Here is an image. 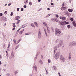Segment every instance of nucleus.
Returning <instances> with one entry per match:
<instances>
[{
  "label": "nucleus",
  "instance_id": "obj_1",
  "mask_svg": "<svg viewBox=\"0 0 76 76\" xmlns=\"http://www.w3.org/2000/svg\"><path fill=\"white\" fill-rule=\"evenodd\" d=\"M61 30L58 28H56L55 29V34L57 36H60L61 34Z\"/></svg>",
  "mask_w": 76,
  "mask_h": 76
},
{
  "label": "nucleus",
  "instance_id": "obj_2",
  "mask_svg": "<svg viewBox=\"0 0 76 76\" xmlns=\"http://www.w3.org/2000/svg\"><path fill=\"white\" fill-rule=\"evenodd\" d=\"M41 30L39 29L38 37L39 39L41 38Z\"/></svg>",
  "mask_w": 76,
  "mask_h": 76
},
{
  "label": "nucleus",
  "instance_id": "obj_3",
  "mask_svg": "<svg viewBox=\"0 0 76 76\" xmlns=\"http://www.w3.org/2000/svg\"><path fill=\"white\" fill-rule=\"evenodd\" d=\"M60 59L61 62H64L65 61V59L64 58V57L62 56H60Z\"/></svg>",
  "mask_w": 76,
  "mask_h": 76
},
{
  "label": "nucleus",
  "instance_id": "obj_4",
  "mask_svg": "<svg viewBox=\"0 0 76 76\" xmlns=\"http://www.w3.org/2000/svg\"><path fill=\"white\" fill-rule=\"evenodd\" d=\"M63 42L61 41L59 44L58 45V47H61V46L63 45Z\"/></svg>",
  "mask_w": 76,
  "mask_h": 76
},
{
  "label": "nucleus",
  "instance_id": "obj_5",
  "mask_svg": "<svg viewBox=\"0 0 76 76\" xmlns=\"http://www.w3.org/2000/svg\"><path fill=\"white\" fill-rule=\"evenodd\" d=\"M51 20H55V21L57 22H59V20L58 19L56 18H53L51 19Z\"/></svg>",
  "mask_w": 76,
  "mask_h": 76
},
{
  "label": "nucleus",
  "instance_id": "obj_6",
  "mask_svg": "<svg viewBox=\"0 0 76 76\" xmlns=\"http://www.w3.org/2000/svg\"><path fill=\"white\" fill-rule=\"evenodd\" d=\"M43 29L44 30L45 33V34L46 35V36L47 37H48V34H47V31H46V29H45V27H44Z\"/></svg>",
  "mask_w": 76,
  "mask_h": 76
},
{
  "label": "nucleus",
  "instance_id": "obj_7",
  "mask_svg": "<svg viewBox=\"0 0 76 76\" xmlns=\"http://www.w3.org/2000/svg\"><path fill=\"white\" fill-rule=\"evenodd\" d=\"M20 19V17L19 16H16L15 18V20H19Z\"/></svg>",
  "mask_w": 76,
  "mask_h": 76
},
{
  "label": "nucleus",
  "instance_id": "obj_8",
  "mask_svg": "<svg viewBox=\"0 0 76 76\" xmlns=\"http://www.w3.org/2000/svg\"><path fill=\"white\" fill-rule=\"evenodd\" d=\"M60 55V52H57L56 53L55 55V56L56 57H58V56Z\"/></svg>",
  "mask_w": 76,
  "mask_h": 76
},
{
  "label": "nucleus",
  "instance_id": "obj_9",
  "mask_svg": "<svg viewBox=\"0 0 76 76\" xmlns=\"http://www.w3.org/2000/svg\"><path fill=\"white\" fill-rule=\"evenodd\" d=\"M72 23L73 25L74 26V27H76V23L75 21H73L72 22Z\"/></svg>",
  "mask_w": 76,
  "mask_h": 76
},
{
  "label": "nucleus",
  "instance_id": "obj_10",
  "mask_svg": "<svg viewBox=\"0 0 76 76\" xmlns=\"http://www.w3.org/2000/svg\"><path fill=\"white\" fill-rule=\"evenodd\" d=\"M67 9V8L66 7H63L61 8V9L62 10H65Z\"/></svg>",
  "mask_w": 76,
  "mask_h": 76
},
{
  "label": "nucleus",
  "instance_id": "obj_11",
  "mask_svg": "<svg viewBox=\"0 0 76 76\" xmlns=\"http://www.w3.org/2000/svg\"><path fill=\"white\" fill-rule=\"evenodd\" d=\"M42 23L43 25H44V26H46V27L48 26L47 25V23H45V22H42Z\"/></svg>",
  "mask_w": 76,
  "mask_h": 76
},
{
  "label": "nucleus",
  "instance_id": "obj_12",
  "mask_svg": "<svg viewBox=\"0 0 76 76\" xmlns=\"http://www.w3.org/2000/svg\"><path fill=\"white\" fill-rule=\"evenodd\" d=\"M54 52L55 53L56 51H57V47L56 46H54Z\"/></svg>",
  "mask_w": 76,
  "mask_h": 76
},
{
  "label": "nucleus",
  "instance_id": "obj_13",
  "mask_svg": "<svg viewBox=\"0 0 76 76\" xmlns=\"http://www.w3.org/2000/svg\"><path fill=\"white\" fill-rule=\"evenodd\" d=\"M69 46H70V47H72V46H73L72 42H71L69 43Z\"/></svg>",
  "mask_w": 76,
  "mask_h": 76
},
{
  "label": "nucleus",
  "instance_id": "obj_14",
  "mask_svg": "<svg viewBox=\"0 0 76 76\" xmlns=\"http://www.w3.org/2000/svg\"><path fill=\"white\" fill-rule=\"evenodd\" d=\"M60 25H65V22H61L60 23Z\"/></svg>",
  "mask_w": 76,
  "mask_h": 76
},
{
  "label": "nucleus",
  "instance_id": "obj_15",
  "mask_svg": "<svg viewBox=\"0 0 76 76\" xmlns=\"http://www.w3.org/2000/svg\"><path fill=\"white\" fill-rule=\"evenodd\" d=\"M34 69H35V70L36 72H37V65H35Z\"/></svg>",
  "mask_w": 76,
  "mask_h": 76
},
{
  "label": "nucleus",
  "instance_id": "obj_16",
  "mask_svg": "<svg viewBox=\"0 0 76 76\" xmlns=\"http://www.w3.org/2000/svg\"><path fill=\"white\" fill-rule=\"evenodd\" d=\"M39 62L40 64H41V65H42V64H43V62H42V60H40Z\"/></svg>",
  "mask_w": 76,
  "mask_h": 76
},
{
  "label": "nucleus",
  "instance_id": "obj_17",
  "mask_svg": "<svg viewBox=\"0 0 76 76\" xmlns=\"http://www.w3.org/2000/svg\"><path fill=\"white\" fill-rule=\"evenodd\" d=\"M66 19H67V18L66 17H62V19L63 20H66Z\"/></svg>",
  "mask_w": 76,
  "mask_h": 76
},
{
  "label": "nucleus",
  "instance_id": "obj_18",
  "mask_svg": "<svg viewBox=\"0 0 76 76\" xmlns=\"http://www.w3.org/2000/svg\"><path fill=\"white\" fill-rule=\"evenodd\" d=\"M28 3V0H26L24 2L25 4L26 5Z\"/></svg>",
  "mask_w": 76,
  "mask_h": 76
},
{
  "label": "nucleus",
  "instance_id": "obj_19",
  "mask_svg": "<svg viewBox=\"0 0 76 76\" xmlns=\"http://www.w3.org/2000/svg\"><path fill=\"white\" fill-rule=\"evenodd\" d=\"M73 45H76V42L75 41H72Z\"/></svg>",
  "mask_w": 76,
  "mask_h": 76
},
{
  "label": "nucleus",
  "instance_id": "obj_20",
  "mask_svg": "<svg viewBox=\"0 0 76 76\" xmlns=\"http://www.w3.org/2000/svg\"><path fill=\"white\" fill-rule=\"evenodd\" d=\"M11 56L13 58H14V57H15L14 56V53L13 52H12L11 53Z\"/></svg>",
  "mask_w": 76,
  "mask_h": 76
},
{
  "label": "nucleus",
  "instance_id": "obj_21",
  "mask_svg": "<svg viewBox=\"0 0 76 76\" xmlns=\"http://www.w3.org/2000/svg\"><path fill=\"white\" fill-rule=\"evenodd\" d=\"M4 21L2 20H2V21H4L5 22H6V21H7V19L6 18L4 17Z\"/></svg>",
  "mask_w": 76,
  "mask_h": 76
},
{
  "label": "nucleus",
  "instance_id": "obj_22",
  "mask_svg": "<svg viewBox=\"0 0 76 76\" xmlns=\"http://www.w3.org/2000/svg\"><path fill=\"white\" fill-rule=\"evenodd\" d=\"M68 11L69 12H73V10L72 9H68Z\"/></svg>",
  "mask_w": 76,
  "mask_h": 76
},
{
  "label": "nucleus",
  "instance_id": "obj_23",
  "mask_svg": "<svg viewBox=\"0 0 76 76\" xmlns=\"http://www.w3.org/2000/svg\"><path fill=\"white\" fill-rule=\"evenodd\" d=\"M47 31H48V33H50V28L48 26H47Z\"/></svg>",
  "mask_w": 76,
  "mask_h": 76
},
{
  "label": "nucleus",
  "instance_id": "obj_24",
  "mask_svg": "<svg viewBox=\"0 0 76 76\" xmlns=\"http://www.w3.org/2000/svg\"><path fill=\"white\" fill-rule=\"evenodd\" d=\"M23 31H24V29H23L20 32V33H19L20 34H21V35H22V34L23 33Z\"/></svg>",
  "mask_w": 76,
  "mask_h": 76
},
{
  "label": "nucleus",
  "instance_id": "obj_25",
  "mask_svg": "<svg viewBox=\"0 0 76 76\" xmlns=\"http://www.w3.org/2000/svg\"><path fill=\"white\" fill-rule=\"evenodd\" d=\"M31 26H32V27H33V28H35V26L34 25V24L33 23H31Z\"/></svg>",
  "mask_w": 76,
  "mask_h": 76
},
{
  "label": "nucleus",
  "instance_id": "obj_26",
  "mask_svg": "<svg viewBox=\"0 0 76 76\" xmlns=\"http://www.w3.org/2000/svg\"><path fill=\"white\" fill-rule=\"evenodd\" d=\"M34 24L36 25V26L37 27H38V24L37 23V22H34Z\"/></svg>",
  "mask_w": 76,
  "mask_h": 76
},
{
  "label": "nucleus",
  "instance_id": "obj_27",
  "mask_svg": "<svg viewBox=\"0 0 76 76\" xmlns=\"http://www.w3.org/2000/svg\"><path fill=\"white\" fill-rule=\"evenodd\" d=\"M16 40L15 39H14L13 40V42H14V44H17V43L16 42Z\"/></svg>",
  "mask_w": 76,
  "mask_h": 76
},
{
  "label": "nucleus",
  "instance_id": "obj_28",
  "mask_svg": "<svg viewBox=\"0 0 76 76\" xmlns=\"http://www.w3.org/2000/svg\"><path fill=\"white\" fill-rule=\"evenodd\" d=\"M51 15V14H49L46 17H45V18H48V17H49Z\"/></svg>",
  "mask_w": 76,
  "mask_h": 76
},
{
  "label": "nucleus",
  "instance_id": "obj_29",
  "mask_svg": "<svg viewBox=\"0 0 76 76\" xmlns=\"http://www.w3.org/2000/svg\"><path fill=\"white\" fill-rule=\"evenodd\" d=\"M53 68L54 69V70H56L57 69V67L56 66H53Z\"/></svg>",
  "mask_w": 76,
  "mask_h": 76
},
{
  "label": "nucleus",
  "instance_id": "obj_30",
  "mask_svg": "<svg viewBox=\"0 0 76 76\" xmlns=\"http://www.w3.org/2000/svg\"><path fill=\"white\" fill-rule=\"evenodd\" d=\"M20 20H17V22L16 23H17V24H19V23H20Z\"/></svg>",
  "mask_w": 76,
  "mask_h": 76
},
{
  "label": "nucleus",
  "instance_id": "obj_31",
  "mask_svg": "<svg viewBox=\"0 0 76 76\" xmlns=\"http://www.w3.org/2000/svg\"><path fill=\"white\" fill-rule=\"evenodd\" d=\"M64 22H65V24H66V25H68L69 23V22H67L66 21H64Z\"/></svg>",
  "mask_w": 76,
  "mask_h": 76
},
{
  "label": "nucleus",
  "instance_id": "obj_32",
  "mask_svg": "<svg viewBox=\"0 0 76 76\" xmlns=\"http://www.w3.org/2000/svg\"><path fill=\"white\" fill-rule=\"evenodd\" d=\"M4 14L5 15H7V11H5L4 12Z\"/></svg>",
  "mask_w": 76,
  "mask_h": 76
},
{
  "label": "nucleus",
  "instance_id": "obj_33",
  "mask_svg": "<svg viewBox=\"0 0 76 76\" xmlns=\"http://www.w3.org/2000/svg\"><path fill=\"white\" fill-rule=\"evenodd\" d=\"M48 63H51V60L50 59H48Z\"/></svg>",
  "mask_w": 76,
  "mask_h": 76
},
{
  "label": "nucleus",
  "instance_id": "obj_34",
  "mask_svg": "<svg viewBox=\"0 0 76 76\" xmlns=\"http://www.w3.org/2000/svg\"><path fill=\"white\" fill-rule=\"evenodd\" d=\"M25 24L23 25L22 27L21 28H25Z\"/></svg>",
  "mask_w": 76,
  "mask_h": 76
},
{
  "label": "nucleus",
  "instance_id": "obj_35",
  "mask_svg": "<svg viewBox=\"0 0 76 76\" xmlns=\"http://www.w3.org/2000/svg\"><path fill=\"white\" fill-rule=\"evenodd\" d=\"M12 25L14 28H15V27H16V26L15 25V23H13Z\"/></svg>",
  "mask_w": 76,
  "mask_h": 76
},
{
  "label": "nucleus",
  "instance_id": "obj_36",
  "mask_svg": "<svg viewBox=\"0 0 76 76\" xmlns=\"http://www.w3.org/2000/svg\"><path fill=\"white\" fill-rule=\"evenodd\" d=\"M29 4L30 6H32V3L31 2H30L29 3Z\"/></svg>",
  "mask_w": 76,
  "mask_h": 76
},
{
  "label": "nucleus",
  "instance_id": "obj_37",
  "mask_svg": "<svg viewBox=\"0 0 76 76\" xmlns=\"http://www.w3.org/2000/svg\"><path fill=\"white\" fill-rule=\"evenodd\" d=\"M12 4L11 3H9L8 4V6H11V5Z\"/></svg>",
  "mask_w": 76,
  "mask_h": 76
},
{
  "label": "nucleus",
  "instance_id": "obj_38",
  "mask_svg": "<svg viewBox=\"0 0 76 76\" xmlns=\"http://www.w3.org/2000/svg\"><path fill=\"white\" fill-rule=\"evenodd\" d=\"M58 41H59V40H58V39H57L55 41V42H56V43H57V42H58Z\"/></svg>",
  "mask_w": 76,
  "mask_h": 76
},
{
  "label": "nucleus",
  "instance_id": "obj_39",
  "mask_svg": "<svg viewBox=\"0 0 76 76\" xmlns=\"http://www.w3.org/2000/svg\"><path fill=\"white\" fill-rule=\"evenodd\" d=\"M55 16L56 17V18H59V16L57 14L55 15Z\"/></svg>",
  "mask_w": 76,
  "mask_h": 76
},
{
  "label": "nucleus",
  "instance_id": "obj_40",
  "mask_svg": "<svg viewBox=\"0 0 76 76\" xmlns=\"http://www.w3.org/2000/svg\"><path fill=\"white\" fill-rule=\"evenodd\" d=\"M64 13L66 15H68V12H64Z\"/></svg>",
  "mask_w": 76,
  "mask_h": 76
},
{
  "label": "nucleus",
  "instance_id": "obj_41",
  "mask_svg": "<svg viewBox=\"0 0 76 76\" xmlns=\"http://www.w3.org/2000/svg\"><path fill=\"white\" fill-rule=\"evenodd\" d=\"M67 28H68V29H70V26L69 25H68L67 26Z\"/></svg>",
  "mask_w": 76,
  "mask_h": 76
},
{
  "label": "nucleus",
  "instance_id": "obj_42",
  "mask_svg": "<svg viewBox=\"0 0 76 76\" xmlns=\"http://www.w3.org/2000/svg\"><path fill=\"white\" fill-rule=\"evenodd\" d=\"M18 73V71H16L15 72L14 74H15V75H16V74H17V73Z\"/></svg>",
  "mask_w": 76,
  "mask_h": 76
},
{
  "label": "nucleus",
  "instance_id": "obj_43",
  "mask_svg": "<svg viewBox=\"0 0 76 76\" xmlns=\"http://www.w3.org/2000/svg\"><path fill=\"white\" fill-rule=\"evenodd\" d=\"M21 41V39H19L17 42V44H18L19 43V42H20V41Z\"/></svg>",
  "mask_w": 76,
  "mask_h": 76
},
{
  "label": "nucleus",
  "instance_id": "obj_44",
  "mask_svg": "<svg viewBox=\"0 0 76 76\" xmlns=\"http://www.w3.org/2000/svg\"><path fill=\"white\" fill-rule=\"evenodd\" d=\"M19 45H18L15 48V50H16L17 48H18L19 47Z\"/></svg>",
  "mask_w": 76,
  "mask_h": 76
},
{
  "label": "nucleus",
  "instance_id": "obj_45",
  "mask_svg": "<svg viewBox=\"0 0 76 76\" xmlns=\"http://www.w3.org/2000/svg\"><path fill=\"white\" fill-rule=\"evenodd\" d=\"M12 15H13V12H11L10 14V16H12Z\"/></svg>",
  "mask_w": 76,
  "mask_h": 76
},
{
  "label": "nucleus",
  "instance_id": "obj_46",
  "mask_svg": "<svg viewBox=\"0 0 76 76\" xmlns=\"http://www.w3.org/2000/svg\"><path fill=\"white\" fill-rule=\"evenodd\" d=\"M30 34V33H26L25 34V35H29Z\"/></svg>",
  "mask_w": 76,
  "mask_h": 76
},
{
  "label": "nucleus",
  "instance_id": "obj_47",
  "mask_svg": "<svg viewBox=\"0 0 76 76\" xmlns=\"http://www.w3.org/2000/svg\"><path fill=\"white\" fill-rule=\"evenodd\" d=\"M19 9H20V8H18L17 9V12H18V11H19Z\"/></svg>",
  "mask_w": 76,
  "mask_h": 76
},
{
  "label": "nucleus",
  "instance_id": "obj_48",
  "mask_svg": "<svg viewBox=\"0 0 76 76\" xmlns=\"http://www.w3.org/2000/svg\"><path fill=\"white\" fill-rule=\"evenodd\" d=\"M0 16H3V13H0Z\"/></svg>",
  "mask_w": 76,
  "mask_h": 76
},
{
  "label": "nucleus",
  "instance_id": "obj_49",
  "mask_svg": "<svg viewBox=\"0 0 76 76\" xmlns=\"http://www.w3.org/2000/svg\"><path fill=\"white\" fill-rule=\"evenodd\" d=\"M21 10L22 12H23V8H22L21 9Z\"/></svg>",
  "mask_w": 76,
  "mask_h": 76
},
{
  "label": "nucleus",
  "instance_id": "obj_50",
  "mask_svg": "<svg viewBox=\"0 0 76 76\" xmlns=\"http://www.w3.org/2000/svg\"><path fill=\"white\" fill-rule=\"evenodd\" d=\"M46 75H48V71L47 70H46Z\"/></svg>",
  "mask_w": 76,
  "mask_h": 76
},
{
  "label": "nucleus",
  "instance_id": "obj_51",
  "mask_svg": "<svg viewBox=\"0 0 76 76\" xmlns=\"http://www.w3.org/2000/svg\"><path fill=\"white\" fill-rule=\"evenodd\" d=\"M70 20H71V21H73V18H71Z\"/></svg>",
  "mask_w": 76,
  "mask_h": 76
},
{
  "label": "nucleus",
  "instance_id": "obj_52",
  "mask_svg": "<svg viewBox=\"0 0 76 76\" xmlns=\"http://www.w3.org/2000/svg\"><path fill=\"white\" fill-rule=\"evenodd\" d=\"M23 7L24 8H26V5H24Z\"/></svg>",
  "mask_w": 76,
  "mask_h": 76
},
{
  "label": "nucleus",
  "instance_id": "obj_53",
  "mask_svg": "<svg viewBox=\"0 0 76 76\" xmlns=\"http://www.w3.org/2000/svg\"><path fill=\"white\" fill-rule=\"evenodd\" d=\"M58 74L59 75V76H61V75H60V72H58Z\"/></svg>",
  "mask_w": 76,
  "mask_h": 76
},
{
  "label": "nucleus",
  "instance_id": "obj_54",
  "mask_svg": "<svg viewBox=\"0 0 76 76\" xmlns=\"http://www.w3.org/2000/svg\"><path fill=\"white\" fill-rule=\"evenodd\" d=\"M7 51H9V50H10V49H9V48H7Z\"/></svg>",
  "mask_w": 76,
  "mask_h": 76
},
{
  "label": "nucleus",
  "instance_id": "obj_55",
  "mask_svg": "<svg viewBox=\"0 0 76 76\" xmlns=\"http://www.w3.org/2000/svg\"><path fill=\"white\" fill-rule=\"evenodd\" d=\"M72 57V55H71V54H70L69 55V57Z\"/></svg>",
  "mask_w": 76,
  "mask_h": 76
},
{
  "label": "nucleus",
  "instance_id": "obj_56",
  "mask_svg": "<svg viewBox=\"0 0 76 76\" xmlns=\"http://www.w3.org/2000/svg\"><path fill=\"white\" fill-rule=\"evenodd\" d=\"M21 28H20L17 31V32H18V31L20 30Z\"/></svg>",
  "mask_w": 76,
  "mask_h": 76
},
{
  "label": "nucleus",
  "instance_id": "obj_57",
  "mask_svg": "<svg viewBox=\"0 0 76 76\" xmlns=\"http://www.w3.org/2000/svg\"><path fill=\"white\" fill-rule=\"evenodd\" d=\"M50 4L52 5V6H53L54 5V3H52Z\"/></svg>",
  "mask_w": 76,
  "mask_h": 76
},
{
  "label": "nucleus",
  "instance_id": "obj_58",
  "mask_svg": "<svg viewBox=\"0 0 76 76\" xmlns=\"http://www.w3.org/2000/svg\"><path fill=\"white\" fill-rule=\"evenodd\" d=\"M59 19H62V17L61 16H60L59 17Z\"/></svg>",
  "mask_w": 76,
  "mask_h": 76
},
{
  "label": "nucleus",
  "instance_id": "obj_59",
  "mask_svg": "<svg viewBox=\"0 0 76 76\" xmlns=\"http://www.w3.org/2000/svg\"><path fill=\"white\" fill-rule=\"evenodd\" d=\"M62 5H63L62 6H64V2H63L62 4Z\"/></svg>",
  "mask_w": 76,
  "mask_h": 76
},
{
  "label": "nucleus",
  "instance_id": "obj_60",
  "mask_svg": "<svg viewBox=\"0 0 76 76\" xmlns=\"http://www.w3.org/2000/svg\"><path fill=\"white\" fill-rule=\"evenodd\" d=\"M10 47V44L7 47V49H8V48H9V47Z\"/></svg>",
  "mask_w": 76,
  "mask_h": 76
},
{
  "label": "nucleus",
  "instance_id": "obj_61",
  "mask_svg": "<svg viewBox=\"0 0 76 76\" xmlns=\"http://www.w3.org/2000/svg\"><path fill=\"white\" fill-rule=\"evenodd\" d=\"M64 45H63V46H62V48H64Z\"/></svg>",
  "mask_w": 76,
  "mask_h": 76
},
{
  "label": "nucleus",
  "instance_id": "obj_62",
  "mask_svg": "<svg viewBox=\"0 0 76 76\" xmlns=\"http://www.w3.org/2000/svg\"><path fill=\"white\" fill-rule=\"evenodd\" d=\"M50 8H47V10H50Z\"/></svg>",
  "mask_w": 76,
  "mask_h": 76
},
{
  "label": "nucleus",
  "instance_id": "obj_63",
  "mask_svg": "<svg viewBox=\"0 0 76 76\" xmlns=\"http://www.w3.org/2000/svg\"><path fill=\"white\" fill-rule=\"evenodd\" d=\"M38 2H41V0H38Z\"/></svg>",
  "mask_w": 76,
  "mask_h": 76
},
{
  "label": "nucleus",
  "instance_id": "obj_64",
  "mask_svg": "<svg viewBox=\"0 0 76 76\" xmlns=\"http://www.w3.org/2000/svg\"><path fill=\"white\" fill-rule=\"evenodd\" d=\"M7 4H5L4 5L5 6H7Z\"/></svg>",
  "mask_w": 76,
  "mask_h": 76
}]
</instances>
